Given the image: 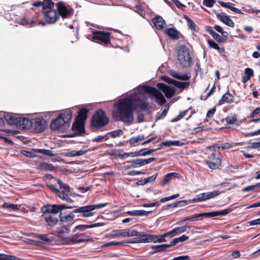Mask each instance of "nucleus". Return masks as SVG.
<instances>
[{
	"label": "nucleus",
	"instance_id": "obj_1",
	"mask_svg": "<svg viewBox=\"0 0 260 260\" xmlns=\"http://www.w3.org/2000/svg\"><path fill=\"white\" fill-rule=\"evenodd\" d=\"M146 85L139 86L135 92L119 100L113 104L115 110L112 115L116 121H121L131 124L134 120V109L144 111L146 109Z\"/></svg>",
	"mask_w": 260,
	"mask_h": 260
},
{
	"label": "nucleus",
	"instance_id": "obj_2",
	"mask_svg": "<svg viewBox=\"0 0 260 260\" xmlns=\"http://www.w3.org/2000/svg\"><path fill=\"white\" fill-rule=\"evenodd\" d=\"M109 121V119L105 112L99 110L93 115L91 119L90 127L91 128L98 129L107 124Z\"/></svg>",
	"mask_w": 260,
	"mask_h": 260
},
{
	"label": "nucleus",
	"instance_id": "obj_3",
	"mask_svg": "<svg viewBox=\"0 0 260 260\" xmlns=\"http://www.w3.org/2000/svg\"><path fill=\"white\" fill-rule=\"evenodd\" d=\"M177 58L178 62L182 67H187L190 66L192 58L189 50L186 46L181 45L178 47Z\"/></svg>",
	"mask_w": 260,
	"mask_h": 260
},
{
	"label": "nucleus",
	"instance_id": "obj_4",
	"mask_svg": "<svg viewBox=\"0 0 260 260\" xmlns=\"http://www.w3.org/2000/svg\"><path fill=\"white\" fill-rule=\"evenodd\" d=\"M107 205V203H101L82 206L73 210V213H81L82 217H89L93 215V211L96 209L103 208Z\"/></svg>",
	"mask_w": 260,
	"mask_h": 260
},
{
	"label": "nucleus",
	"instance_id": "obj_5",
	"mask_svg": "<svg viewBox=\"0 0 260 260\" xmlns=\"http://www.w3.org/2000/svg\"><path fill=\"white\" fill-rule=\"evenodd\" d=\"M208 167L212 169L218 168L221 163V159L218 151L212 152L208 157V159L206 160Z\"/></svg>",
	"mask_w": 260,
	"mask_h": 260
},
{
	"label": "nucleus",
	"instance_id": "obj_6",
	"mask_svg": "<svg viewBox=\"0 0 260 260\" xmlns=\"http://www.w3.org/2000/svg\"><path fill=\"white\" fill-rule=\"evenodd\" d=\"M125 237H135L132 242L141 243L146 241V235L135 230H124Z\"/></svg>",
	"mask_w": 260,
	"mask_h": 260
},
{
	"label": "nucleus",
	"instance_id": "obj_7",
	"mask_svg": "<svg viewBox=\"0 0 260 260\" xmlns=\"http://www.w3.org/2000/svg\"><path fill=\"white\" fill-rule=\"evenodd\" d=\"M30 127L36 132H41L46 126V121L42 118H36L31 119Z\"/></svg>",
	"mask_w": 260,
	"mask_h": 260
},
{
	"label": "nucleus",
	"instance_id": "obj_8",
	"mask_svg": "<svg viewBox=\"0 0 260 260\" xmlns=\"http://www.w3.org/2000/svg\"><path fill=\"white\" fill-rule=\"evenodd\" d=\"M150 93L152 96L154 97L156 102L160 105H163L166 103V100L162 93L157 89L147 86V93Z\"/></svg>",
	"mask_w": 260,
	"mask_h": 260
},
{
	"label": "nucleus",
	"instance_id": "obj_9",
	"mask_svg": "<svg viewBox=\"0 0 260 260\" xmlns=\"http://www.w3.org/2000/svg\"><path fill=\"white\" fill-rule=\"evenodd\" d=\"M45 20L48 23H54L59 18V14L54 10H49L43 12Z\"/></svg>",
	"mask_w": 260,
	"mask_h": 260
},
{
	"label": "nucleus",
	"instance_id": "obj_10",
	"mask_svg": "<svg viewBox=\"0 0 260 260\" xmlns=\"http://www.w3.org/2000/svg\"><path fill=\"white\" fill-rule=\"evenodd\" d=\"M93 39L99 40L105 44L110 41V33L104 31H96L93 33Z\"/></svg>",
	"mask_w": 260,
	"mask_h": 260
},
{
	"label": "nucleus",
	"instance_id": "obj_11",
	"mask_svg": "<svg viewBox=\"0 0 260 260\" xmlns=\"http://www.w3.org/2000/svg\"><path fill=\"white\" fill-rule=\"evenodd\" d=\"M157 87L164 93L167 98H171L174 96L175 93V90L164 83H159Z\"/></svg>",
	"mask_w": 260,
	"mask_h": 260
},
{
	"label": "nucleus",
	"instance_id": "obj_12",
	"mask_svg": "<svg viewBox=\"0 0 260 260\" xmlns=\"http://www.w3.org/2000/svg\"><path fill=\"white\" fill-rule=\"evenodd\" d=\"M216 17L228 26L234 27L235 23L233 21L224 13L216 14Z\"/></svg>",
	"mask_w": 260,
	"mask_h": 260
},
{
	"label": "nucleus",
	"instance_id": "obj_13",
	"mask_svg": "<svg viewBox=\"0 0 260 260\" xmlns=\"http://www.w3.org/2000/svg\"><path fill=\"white\" fill-rule=\"evenodd\" d=\"M51 189L62 200L69 203L73 202V201L70 198L68 195L69 192L64 191H60L54 187L53 185L50 186Z\"/></svg>",
	"mask_w": 260,
	"mask_h": 260
},
{
	"label": "nucleus",
	"instance_id": "obj_14",
	"mask_svg": "<svg viewBox=\"0 0 260 260\" xmlns=\"http://www.w3.org/2000/svg\"><path fill=\"white\" fill-rule=\"evenodd\" d=\"M72 237V240L73 244L92 240V239L90 238V237L85 235L84 234H75Z\"/></svg>",
	"mask_w": 260,
	"mask_h": 260
},
{
	"label": "nucleus",
	"instance_id": "obj_15",
	"mask_svg": "<svg viewBox=\"0 0 260 260\" xmlns=\"http://www.w3.org/2000/svg\"><path fill=\"white\" fill-rule=\"evenodd\" d=\"M152 22L155 27L159 30L164 28L166 22L164 19L160 16H156L152 19Z\"/></svg>",
	"mask_w": 260,
	"mask_h": 260
},
{
	"label": "nucleus",
	"instance_id": "obj_16",
	"mask_svg": "<svg viewBox=\"0 0 260 260\" xmlns=\"http://www.w3.org/2000/svg\"><path fill=\"white\" fill-rule=\"evenodd\" d=\"M17 126L21 127L22 128H28L30 127L31 120L19 116L17 122H16Z\"/></svg>",
	"mask_w": 260,
	"mask_h": 260
},
{
	"label": "nucleus",
	"instance_id": "obj_17",
	"mask_svg": "<svg viewBox=\"0 0 260 260\" xmlns=\"http://www.w3.org/2000/svg\"><path fill=\"white\" fill-rule=\"evenodd\" d=\"M64 123V120L62 119L61 116L58 115V116L51 122L50 124V128L52 129L56 130L60 128Z\"/></svg>",
	"mask_w": 260,
	"mask_h": 260
},
{
	"label": "nucleus",
	"instance_id": "obj_18",
	"mask_svg": "<svg viewBox=\"0 0 260 260\" xmlns=\"http://www.w3.org/2000/svg\"><path fill=\"white\" fill-rule=\"evenodd\" d=\"M141 154H142L143 155H146V151L145 150V149L142 150H141V151L131 152L129 153H124L119 151L118 153H116V155H118L119 157L121 158H126L129 156L134 157L136 156L140 155Z\"/></svg>",
	"mask_w": 260,
	"mask_h": 260
},
{
	"label": "nucleus",
	"instance_id": "obj_19",
	"mask_svg": "<svg viewBox=\"0 0 260 260\" xmlns=\"http://www.w3.org/2000/svg\"><path fill=\"white\" fill-rule=\"evenodd\" d=\"M19 116L17 114L7 113L4 115V118L9 124L17 125Z\"/></svg>",
	"mask_w": 260,
	"mask_h": 260
},
{
	"label": "nucleus",
	"instance_id": "obj_20",
	"mask_svg": "<svg viewBox=\"0 0 260 260\" xmlns=\"http://www.w3.org/2000/svg\"><path fill=\"white\" fill-rule=\"evenodd\" d=\"M57 9L59 15L62 18H67L71 14L70 11L68 10L67 7L62 3H58L57 4Z\"/></svg>",
	"mask_w": 260,
	"mask_h": 260
},
{
	"label": "nucleus",
	"instance_id": "obj_21",
	"mask_svg": "<svg viewBox=\"0 0 260 260\" xmlns=\"http://www.w3.org/2000/svg\"><path fill=\"white\" fill-rule=\"evenodd\" d=\"M144 140V136H138L133 137L128 140L129 144L133 146H137L140 144L145 145L146 144V141H143Z\"/></svg>",
	"mask_w": 260,
	"mask_h": 260
},
{
	"label": "nucleus",
	"instance_id": "obj_22",
	"mask_svg": "<svg viewBox=\"0 0 260 260\" xmlns=\"http://www.w3.org/2000/svg\"><path fill=\"white\" fill-rule=\"evenodd\" d=\"M44 219L47 225L50 228L54 227L56 225L58 221L57 218L54 217L50 215H45Z\"/></svg>",
	"mask_w": 260,
	"mask_h": 260
},
{
	"label": "nucleus",
	"instance_id": "obj_23",
	"mask_svg": "<svg viewBox=\"0 0 260 260\" xmlns=\"http://www.w3.org/2000/svg\"><path fill=\"white\" fill-rule=\"evenodd\" d=\"M164 32L172 39L177 40L179 38V33L173 28H166Z\"/></svg>",
	"mask_w": 260,
	"mask_h": 260
},
{
	"label": "nucleus",
	"instance_id": "obj_24",
	"mask_svg": "<svg viewBox=\"0 0 260 260\" xmlns=\"http://www.w3.org/2000/svg\"><path fill=\"white\" fill-rule=\"evenodd\" d=\"M169 74L173 78L179 80H188L189 79V77L187 74L180 73L174 70H171Z\"/></svg>",
	"mask_w": 260,
	"mask_h": 260
},
{
	"label": "nucleus",
	"instance_id": "obj_25",
	"mask_svg": "<svg viewBox=\"0 0 260 260\" xmlns=\"http://www.w3.org/2000/svg\"><path fill=\"white\" fill-rule=\"evenodd\" d=\"M32 237L35 238H38L42 241L43 243H50L53 241V238L52 237H48L46 234H32Z\"/></svg>",
	"mask_w": 260,
	"mask_h": 260
},
{
	"label": "nucleus",
	"instance_id": "obj_26",
	"mask_svg": "<svg viewBox=\"0 0 260 260\" xmlns=\"http://www.w3.org/2000/svg\"><path fill=\"white\" fill-rule=\"evenodd\" d=\"M234 96L229 92L224 94L219 101L218 105L220 106L225 103H230L233 101Z\"/></svg>",
	"mask_w": 260,
	"mask_h": 260
},
{
	"label": "nucleus",
	"instance_id": "obj_27",
	"mask_svg": "<svg viewBox=\"0 0 260 260\" xmlns=\"http://www.w3.org/2000/svg\"><path fill=\"white\" fill-rule=\"evenodd\" d=\"M231 212L230 209H226L223 210L206 213V218L218 216H224Z\"/></svg>",
	"mask_w": 260,
	"mask_h": 260
},
{
	"label": "nucleus",
	"instance_id": "obj_28",
	"mask_svg": "<svg viewBox=\"0 0 260 260\" xmlns=\"http://www.w3.org/2000/svg\"><path fill=\"white\" fill-rule=\"evenodd\" d=\"M218 3L223 7L229 9L232 11L237 14H243V13L238 8L234 7L233 4L231 3H225L222 1H218Z\"/></svg>",
	"mask_w": 260,
	"mask_h": 260
},
{
	"label": "nucleus",
	"instance_id": "obj_29",
	"mask_svg": "<svg viewBox=\"0 0 260 260\" xmlns=\"http://www.w3.org/2000/svg\"><path fill=\"white\" fill-rule=\"evenodd\" d=\"M86 153V151L80 150L79 151L72 150L68 152H64L62 154L67 157H75L83 155Z\"/></svg>",
	"mask_w": 260,
	"mask_h": 260
},
{
	"label": "nucleus",
	"instance_id": "obj_30",
	"mask_svg": "<svg viewBox=\"0 0 260 260\" xmlns=\"http://www.w3.org/2000/svg\"><path fill=\"white\" fill-rule=\"evenodd\" d=\"M59 220L61 222H70L74 220L75 215L70 213L68 215H63L62 213H60L59 215Z\"/></svg>",
	"mask_w": 260,
	"mask_h": 260
},
{
	"label": "nucleus",
	"instance_id": "obj_31",
	"mask_svg": "<svg viewBox=\"0 0 260 260\" xmlns=\"http://www.w3.org/2000/svg\"><path fill=\"white\" fill-rule=\"evenodd\" d=\"M209 46L211 48L216 50L220 54H222L224 52V49L223 47H220L219 45L213 40H207Z\"/></svg>",
	"mask_w": 260,
	"mask_h": 260
},
{
	"label": "nucleus",
	"instance_id": "obj_32",
	"mask_svg": "<svg viewBox=\"0 0 260 260\" xmlns=\"http://www.w3.org/2000/svg\"><path fill=\"white\" fill-rule=\"evenodd\" d=\"M110 238L125 237L124 230H115L112 231L108 236Z\"/></svg>",
	"mask_w": 260,
	"mask_h": 260
},
{
	"label": "nucleus",
	"instance_id": "obj_33",
	"mask_svg": "<svg viewBox=\"0 0 260 260\" xmlns=\"http://www.w3.org/2000/svg\"><path fill=\"white\" fill-rule=\"evenodd\" d=\"M70 232V229L67 226H62L56 228V232L58 234L57 236L59 238H62V236L63 234H68Z\"/></svg>",
	"mask_w": 260,
	"mask_h": 260
},
{
	"label": "nucleus",
	"instance_id": "obj_34",
	"mask_svg": "<svg viewBox=\"0 0 260 260\" xmlns=\"http://www.w3.org/2000/svg\"><path fill=\"white\" fill-rule=\"evenodd\" d=\"M87 112L88 110L85 109H81L80 110L77 117V120L83 122L87 118Z\"/></svg>",
	"mask_w": 260,
	"mask_h": 260
},
{
	"label": "nucleus",
	"instance_id": "obj_35",
	"mask_svg": "<svg viewBox=\"0 0 260 260\" xmlns=\"http://www.w3.org/2000/svg\"><path fill=\"white\" fill-rule=\"evenodd\" d=\"M62 206L60 205L54 204L52 205H49V213L53 214H56L59 211L62 210Z\"/></svg>",
	"mask_w": 260,
	"mask_h": 260
},
{
	"label": "nucleus",
	"instance_id": "obj_36",
	"mask_svg": "<svg viewBox=\"0 0 260 260\" xmlns=\"http://www.w3.org/2000/svg\"><path fill=\"white\" fill-rule=\"evenodd\" d=\"M54 4L51 0H44L42 2V7L44 11L52 10Z\"/></svg>",
	"mask_w": 260,
	"mask_h": 260
},
{
	"label": "nucleus",
	"instance_id": "obj_37",
	"mask_svg": "<svg viewBox=\"0 0 260 260\" xmlns=\"http://www.w3.org/2000/svg\"><path fill=\"white\" fill-rule=\"evenodd\" d=\"M59 115L61 116L62 119L64 120V122L66 123L71 120L72 116V112L71 110H68L60 113Z\"/></svg>",
	"mask_w": 260,
	"mask_h": 260
},
{
	"label": "nucleus",
	"instance_id": "obj_38",
	"mask_svg": "<svg viewBox=\"0 0 260 260\" xmlns=\"http://www.w3.org/2000/svg\"><path fill=\"white\" fill-rule=\"evenodd\" d=\"M169 109L170 105L169 104L166 105L164 108L162 109V111L157 114V116L156 118V120L164 118L167 115Z\"/></svg>",
	"mask_w": 260,
	"mask_h": 260
},
{
	"label": "nucleus",
	"instance_id": "obj_39",
	"mask_svg": "<svg viewBox=\"0 0 260 260\" xmlns=\"http://www.w3.org/2000/svg\"><path fill=\"white\" fill-rule=\"evenodd\" d=\"M146 164V160L145 159H137L132 161V164L131 165V167L132 168H137L140 166H143Z\"/></svg>",
	"mask_w": 260,
	"mask_h": 260
},
{
	"label": "nucleus",
	"instance_id": "obj_40",
	"mask_svg": "<svg viewBox=\"0 0 260 260\" xmlns=\"http://www.w3.org/2000/svg\"><path fill=\"white\" fill-rule=\"evenodd\" d=\"M185 19L186 20L187 23V25L188 27L192 30H198L199 29L198 27L197 26L194 22L188 17L185 16L184 17Z\"/></svg>",
	"mask_w": 260,
	"mask_h": 260
},
{
	"label": "nucleus",
	"instance_id": "obj_41",
	"mask_svg": "<svg viewBox=\"0 0 260 260\" xmlns=\"http://www.w3.org/2000/svg\"><path fill=\"white\" fill-rule=\"evenodd\" d=\"M0 260H22L15 256L0 253Z\"/></svg>",
	"mask_w": 260,
	"mask_h": 260
},
{
	"label": "nucleus",
	"instance_id": "obj_42",
	"mask_svg": "<svg viewBox=\"0 0 260 260\" xmlns=\"http://www.w3.org/2000/svg\"><path fill=\"white\" fill-rule=\"evenodd\" d=\"M168 247V244H164L161 245H152L151 248L155 250L156 252H160L164 251Z\"/></svg>",
	"mask_w": 260,
	"mask_h": 260
},
{
	"label": "nucleus",
	"instance_id": "obj_43",
	"mask_svg": "<svg viewBox=\"0 0 260 260\" xmlns=\"http://www.w3.org/2000/svg\"><path fill=\"white\" fill-rule=\"evenodd\" d=\"M206 218V213L195 214L186 217L184 220H193L194 219H200L201 218Z\"/></svg>",
	"mask_w": 260,
	"mask_h": 260
},
{
	"label": "nucleus",
	"instance_id": "obj_44",
	"mask_svg": "<svg viewBox=\"0 0 260 260\" xmlns=\"http://www.w3.org/2000/svg\"><path fill=\"white\" fill-rule=\"evenodd\" d=\"M82 122H83L77 120L75 123H73L72 125V129H77L80 132L83 131L84 127Z\"/></svg>",
	"mask_w": 260,
	"mask_h": 260
},
{
	"label": "nucleus",
	"instance_id": "obj_45",
	"mask_svg": "<svg viewBox=\"0 0 260 260\" xmlns=\"http://www.w3.org/2000/svg\"><path fill=\"white\" fill-rule=\"evenodd\" d=\"M39 168L41 170H53L54 167L51 164L43 162L39 166Z\"/></svg>",
	"mask_w": 260,
	"mask_h": 260
},
{
	"label": "nucleus",
	"instance_id": "obj_46",
	"mask_svg": "<svg viewBox=\"0 0 260 260\" xmlns=\"http://www.w3.org/2000/svg\"><path fill=\"white\" fill-rule=\"evenodd\" d=\"M36 152H38L39 153H41L44 154V155L48 156H54V154L49 150L44 149H36Z\"/></svg>",
	"mask_w": 260,
	"mask_h": 260
},
{
	"label": "nucleus",
	"instance_id": "obj_47",
	"mask_svg": "<svg viewBox=\"0 0 260 260\" xmlns=\"http://www.w3.org/2000/svg\"><path fill=\"white\" fill-rule=\"evenodd\" d=\"M206 200L215 197L220 194V192L218 190H214L211 192H204Z\"/></svg>",
	"mask_w": 260,
	"mask_h": 260
},
{
	"label": "nucleus",
	"instance_id": "obj_48",
	"mask_svg": "<svg viewBox=\"0 0 260 260\" xmlns=\"http://www.w3.org/2000/svg\"><path fill=\"white\" fill-rule=\"evenodd\" d=\"M127 214L131 216H140L146 214V211L144 210H133L127 211Z\"/></svg>",
	"mask_w": 260,
	"mask_h": 260
},
{
	"label": "nucleus",
	"instance_id": "obj_49",
	"mask_svg": "<svg viewBox=\"0 0 260 260\" xmlns=\"http://www.w3.org/2000/svg\"><path fill=\"white\" fill-rule=\"evenodd\" d=\"M57 182L60 188L62 190V191H64L66 192H70V189L68 185L62 182V181L60 179H57Z\"/></svg>",
	"mask_w": 260,
	"mask_h": 260
},
{
	"label": "nucleus",
	"instance_id": "obj_50",
	"mask_svg": "<svg viewBox=\"0 0 260 260\" xmlns=\"http://www.w3.org/2000/svg\"><path fill=\"white\" fill-rule=\"evenodd\" d=\"M206 197L205 193H202L197 195L192 200V202L197 203L206 201Z\"/></svg>",
	"mask_w": 260,
	"mask_h": 260
},
{
	"label": "nucleus",
	"instance_id": "obj_51",
	"mask_svg": "<svg viewBox=\"0 0 260 260\" xmlns=\"http://www.w3.org/2000/svg\"><path fill=\"white\" fill-rule=\"evenodd\" d=\"M3 206L5 208L10 209V210H12V211H17L19 209L18 205H16V204H13L5 203L3 204Z\"/></svg>",
	"mask_w": 260,
	"mask_h": 260
},
{
	"label": "nucleus",
	"instance_id": "obj_52",
	"mask_svg": "<svg viewBox=\"0 0 260 260\" xmlns=\"http://www.w3.org/2000/svg\"><path fill=\"white\" fill-rule=\"evenodd\" d=\"M178 174L176 173H170L167 174L164 179V181L162 182V185L168 183L169 181L172 179V177H177Z\"/></svg>",
	"mask_w": 260,
	"mask_h": 260
},
{
	"label": "nucleus",
	"instance_id": "obj_53",
	"mask_svg": "<svg viewBox=\"0 0 260 260\" xmlns=\"http://www.w3.org/2000/svg\"><path fill=\"white\" fill-rule=\"evenodd\" d=\"M188 229H189V227H188L187 226H183L181 227L175 228L173 230L174 231L175 234L176 235H177L181 233L186 232Z\"/></svg>",
	"mask_w": 260,
	"mask_h": 260
},
{
	"label": "nucleus",
	"instance_id": "obj_54",
	"mask_svg": "<svg viewBox=\"0 0 260 260\" xmlns=\"http://www.w3.org/2000/svg\"><path fill=\"white\" fill-rule=\"evenodd\" d=\"M174 82V83L173 85L179 88H181L182 89H184L186 87V86L188 85V83L187 82H179L176 80Z\"/></svg>",
	"mask_w": 260,
	"mask_h": 260
},
{
	"label": "nucleus",
	"instance_id": "obj_55",
	"mask_svg": "<svg viewBox=\"0 0 260 260\" xmlns=\"http://www.w3.org/2000/svg\"><path fill=\"white\" fill-rule=\"evenodd\" d=\"M158 235L147 234V242H157Z\"/></svg>",
	"mask_w": 260,
	"mask_h": 260
},
{
	"label": "nucleus",
	"instance_id": "obj_56",
	"mask_svg": "<svg viewBox=\"0 0 260 260\" xmlns=\"http://www.w3.org/2000/svg\"><path fill=\"white\" fill-rule=\"evenodd\" d=\"M211 36L219 43H222L224 41L223 37L215 31Z\"/></svg>",
	"mask_w": 260,
	"mask_h": 260
},
{
	"label": "nucleus",
	"instance_id": "obj_57",
	"mask_svg": "<svg viewBox=\"0 0 260 260\" xmlns=\"http://www.w3.org/2000/svg\"><path fill=\"white\" fill-rule=\"evenodd\" d=\"M179 196V194H175L174 195H172L171 196L163 198L160 199V202L162 203H165L166 202L169 201L170 200H174L175 199H176Z\"/></svg>",
	"mask_w": 260,
	"mask_h": 260
},
{
	"label": "nucleus",
	"instance_id": "obj_58",
	"mask_svg": "<svg viewBox=\"0 0 260 260\" xmlns=\"http://www.w3.org/2000/svg\"><path fill=\"white\" fill-rule=\"evenodd\" d=\"M215 2V0H203V4L206 7L212 8Z\"/></svg>",
	"mask_w": 260,
	"mask_h": 260
},
{
	"label": "nucleus",
	"instance_id": "obj_59",
	"mask_svg": "<svg viewBox=\"0 0 260 260\" xmlns=\"http://www.w3.org/2000/svg\"><path fill=\"white\" fill-rule=\"evenodd\" d=\"M89 228H90L89 225L80 224L76 226L75 228L74 232H76L78 230L83 231Z\"/></svg>",
	"mask_w": 260,
	"mask_h": 260
},
{
	"label": "nucleus",
	"instance_id": "obj_60",
	"mask_svg": "<svg viewBox=\"0 0 260 260\" xmlns=\"http://www.w3.org/2000/svg\"><path fill=\"white\" fill-rule=\"evenodd\" d=\"M226 121L229 124H235L237 121L236 116H229L226 118Z\"/></svg>",
	"mask_w": 260,
	"mask_h": 260
},
{
	"label": "nucleus",
	"instance_id": "obj_61",
	"mask_svg": "<svg viewBox=\"0 0 260 260\" xmlns=\"http://www.w3.org/2000/svg\"><path fill=\"white\" fill-rule=\"evenodd\" d=\"M260 147V141L251 143L250 145L247 147L249 149H256Z\"/></svg>",
	"mask_w": 260,
	"mask_h": 260
},
{
	"label": "nucleus",
	"instance_id": "obj_62",
	"mask_svg": "<svg viewBox=\"0 0 260 260\" xmlns=\"http://www.w3.org/2000/svg\"><path fill=\"white\" fill-rule=\"evenodd\" d=\"M214 29H215L217 31L221 33L222 36H225L226 34H227V32L226 31H224L223 30L222 28L218 25H215L214 26Z\"/></svg>",
	"mask_w": 260,
	"mask_h": 260
},
{
	"label": "nucleus",
	"instance_id": "obj_63",
	"mask_svg": "<svg viewBox=\"0 0 260 260\" xmlns=\"http://www.w3.org/2000/svg\"><path fill=\"white\" fill-rule=\"evenodd\" d=\"M244 74L251 78V77L253 75V71L252 69L247 68L244 70Z\"/></svg>",
	"mask_w": 260,
	"mask_h": 260
},
{
	"label": "nucleus",
	"instance_id": "obj_64",
	"mask_svg": "<svg viewBox=\"0 0 260 260\" xmlns=\"http://www.w3.org/2000/svg\"><path fill=\"white\" fill-rule=\"evenodd\" d=\"M171 260H190V257L188 255H181L176 257Z\"/></svg>",
	"mask_w": 260,
	"mask_h": 260
}]
</instances>
